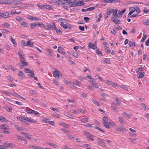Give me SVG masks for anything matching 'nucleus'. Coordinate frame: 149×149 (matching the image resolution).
Returning <instances> with one entry per match:
<instances>
[{"mask_svg":"<svg viewBox=\"0 0 149 149\" xmlns=\"http://www.w3.org/2000/svg\"><path fill=\"white\" fill-rule=\"evenodd\" d=\"M18 1H15L14 0H5L3 2V3L6 4H18L20 3H18Z\"/></svg>","mask_w":149,"mask_h":149,"instance_id":"39448f33","label":"nucleus"},{"mask_svg":"<svg viewBox=\"0 0 149 149\" xmlns=\"http://www.w3.org/2000/svg\"><path fill=\"white\" fill-rule=\"evenodd\" d=\"M63 4L68 5L70 6L77 7L80 6L84 5L83 2L81 1L78 2L74 0H62Z\"/></svg>","mask_w":149,"mask_h":149,"instance_id":"f257e3e1","label":"nucleus"},{"mask_svg":"<svg viewBox=\"0 0 149 149\" xmlns=\"http://www.w3.org/2000/svg\"><path fill=\"white\" fill-rule=\"evenodd\" d=\"M18 76L21 78L22 79L24 78L25 74L23 72L21 71H20L19 73L17 74Z\"/></svg>","mask_w":149,"mask_h":149,"instance_id":"4468645a","label":"nucleus"},{"mask_svg":"<svg viewBox=\"0 0 149 149\" xmlns=\"http://www.w3.org/2000/svg\"><path fill=\"white\" fill-rule=\"evenodd\" d=\"M33 110H32L30 109H26V112H27L28 113H32V111Z\"/></svg>","mask_w":149,"mask_h":149,"instance_id":"bf43d9fd","label":"nucleus"},{"mask_svg":"<svg viewBox=\"0 0 149 149\" xmlns=\"http://www.w3.org/2000/svg\"><path fill=\"white\" fill-rule=\"evenodd\" d=\"M113 16L115 17H118V15H117V10H115V11H114V9L113 10Z\"/></svg>","mask_w":149,"mask_h":149,"instance_id":"e433bc0d","label":"nucleus"},{"mask_svg":"<svg viewBox=\"0 0 149 149\" xmlns=\"http://www.w3.org/2000/svg\"><path fill=\"white\" fill-rule=\"evenodd\" d=\"M125 10L126 9H124L122 11H120L118 13V17L119 18H121L122 16V15L125 12Z\"/></svg>","mask_w":149,"mask_h":149,"instance_id":"f3484780","label":"nucleus"},{"mask_svg":"<svg viewBox=\"0 0 149 149\" xmlns=\"http://www.w3.org/2000/svg\"><path fill=\"white\" fill-rule=\"evenodd\" d=\"M113 21L116 24H117L119 23V22H120V21L119 19H114Z\"/></svg>","mask_w":149,"mask_h":149,"instance_id":"4d7b16f0","label":"nucleus"},{"mask_svg":"<svg viewBox=\"0 0 149 149\" xmlns=\"http://www.w3.org/2000/svg\"><path fill=\"white\" fill-rule=\"evenodd\" d=\"M16 19L19 22H21V21H24V19L22 18V17L19 16L17 17H16Z\"/></svg>","mask_w":149,"mask_h":149,"instance_id":"c9c22d12","label":"nucleus"},{"mask_svg":"<svg viewBox=\"0 0 149 149\" xmlns=\"http://www.w3.org/2000/svg\"><path fill=\"white\" fill-rule=\"evenodd\" d=\"M54 29L57 33H62V31L61 30H60V29H58L56 28V25H55L54 24Z\"/></svg>","mask_w":149,"mask_h":149,"instance_id":"f704fd0d","label":"nucleus"},{"mask_svg":"<svg viewBox=\"0 0 149 149\" xmlns=\"http://www.w3.org/2000/svg\"><path fill=\"white\" fill-rule=\"evenodd\" d=\"M3 25L6 28H8L10 26V25L7 23H5L3 24Z\"/></svg>","mask_w":149,"mask_h":149,"instance_id":"3c124183","label":"nucleus"},{"mask_svg":"<svg viewBox=\"0 0 149 149\" xmlns=\"http://www.w3.org/2000/svg\"><path fill=\"white\" fill-rule=\"evenodd\" d=\"M89 46L90 48L93 49H95L97 48V46L94 44H93L90 42L89 43Z\"/></svg>","mask_w":149,"mask_h":149,"instance_id":"aec40b11","label":"nucleus"},{"mask_svg":"<svg viewBox=\"0 0 149 149\" xmlns=\"http://www.w3.org/2000/svg\"><path fill=\"white\" fill-rule=\"evenodd\" d=\"M84 134L87 136L88 139L92 141H94V136L89 132L85 131L84 132Z\"/></svg>","mask_w":149,"mask_h":149,"instance_id":"423d86ee","label":"nucleus"},{"mask_svg":"<svg viewBox=\"0 0 149 149\" xmlns=\"http://www.w3.org/2000/svg\"><path fill=\"white\" fill-rule=\"evenodd\" d=\"M129 11L132 14L136 11L137 13L139 14L141 12V10L139 7L136 6L134 7H131L129 8Z\"/></svg>","mask_w":149,"mask_h":149,"instance_id":"7ed1b4c3","label":"nucleus"},{"mask_svg":"<svg viewBox=\"0 0 149 149\" xmlns=\"http://www.w3.org/2000/svg\"><path fill=\"white\" fill-rule=\"evenodd\" d=\"M21 25L22 26H24L25 27H27L28 26V24L26 23V22H24L23 21V22H22L20 23Z\"/></svg>","mask_w":149,"mask_h":149,"instance_id":"2f4dec72","label":"nucleus"},{"mask_svg":"<svg viewBox=\"0 0 149 149\" xmlns=\"http://www.w3.org/2000/svg\"><path fill=\"white\" fill-rule=\"evenodd\" d=\"M4 108L8 112H11L12 111V108L10 106H6L4 107Z\"/></svg>","mask_w":149,"mask_h":149,"instance_id":"6ab92c4d","label":"nucleus"},{"mask_svg":"<svg viewBox=\"0 0 149 149\" xmlns=\"http://www.w3.org/2000/svg\"><path fill=\"white\" fill-rule=\"evenodd\" d=\"M21 44L22 47L27 46V43L23 40H21Z\"/></svg>","mask_w":149,"mask_h":149,"instance_id":"37998d69","label":"nucleus"},{"mask_svg":"<svg viewBox=\"0 0 149 149\" xmlns=\"http://www.w3.org/2000/svg\"><path fill=\"white\" fill-rule=\"evenodd\" d=\"M119 121L120 123L123 124H125V122L123 118L122 117H119Z\"/></svg>","mask_w":149,"mask_h":149,"instance_id":"412c9836","label":"nucleus"},{"mask_svg":"<svg viewBox=\"0 0 149 149\" xmlns=\"http://www.w3.org/2000/svg\"><path fill=\"white\" fill-rule=\"evenodd\" d=\"M143 24L146 25H149V21L145 19L143 20Z\"/></svg>","mask_w":149,"mask_h":149,"instance_id":"09e8293b","label":"nucleus"},{"mask_svg":"<svg viewBox=\"0 0 149 149\" xmlns=\"http://www.w3.org/2000/svg\"><path fill=\"white\" fill-rule=\"evenodd\" d=\"M53 75L54 77L57 78L58 79L60 78L61 76V72L60 71L57 70L55 71L53 73Z\"/></svg>","mask_w":149,"mask_h":149,"instance_id":"0eeeda50","label":"nucleus"},{"mask_svg":"<svg viewBox=\"0 0 149 149\" xmlns=\"http://www.w3.org/2000/svg\"><path fill=\"white\" fill-rule=\"evenodd\" d=\"M36 26V23H32L30 24V27L32 28H33Z\"/></svg>","mask_w":149,"mask_h":149,"instance_id":"e2e57ef3","label":"nucleus"},{"mask_svg":"<svg viewBox=\"0 0 149 149\" xmlns=\"http://www.w3.org/2000/svg\"><path fill=\"white\" fill-rule=\"evenodd\" d=\"M123 115L124 117H126L128 118H130L131 115L127 113L126 112H125L124 113Z\"/></svg>","mask_w":149,"mask_h":149,"instance_id":"7c9ffc66","label":"nucleus"},{"mask_svg":"<svg viewBox=\"0 0 149 149\" xmlns=\"http://www.w3.org/2000/svg\"><path fill=\"white\" fill-rule=\"evenodd\" d=\"M25 60H23L21 61L20 64L21 65V64L22 65L20 66V68L21 69H22L23 68L26 66L27 65L28 63L26 62H25L24 61Z\"/></svg>","mask_w":149,"mask_h":149,"instance_id":"f8f14e48","label":"nucleus"},{"mask_svg":"<svg viewBox=\"0 0 149 149\" xmlns=\"http://www.w3.org/2000/svg\"><path fill=\"white\" fill-rule=\"evenodd\" d=\"M48 145L50 146H51L53 147L54 148H56L57 146L56 145L52 143H49L48 144Z\"/></svg>","mask_w":149,"mask_h":149,"instance_id":"0e129e2a","label":"nucleus"},{"mask_svg":"<svg viewBox=\"0 0 149 149\" xmlns=\"http://www.w3.org/2000/svg\"><path fill=\"white\" fill-rule=\"evenodd\" d=\"M126 131L127 129L122 126V127H121L120 132L122 133H124L126 132Z\"/></svg>","mask_w":149,"mask_h":149,"instance_id":"ea45409f","label":"nucleus"},{"mask_svg":"<svg viewBox=\"0 0 149 149\" xmlns=\"http://www.w3.org/2000/svg\"><path fill=\"white\" fill-rule=\"evenodd\" d=\"M94 128L95 129H97L99 130L100 132H102L103 133L104 132V131L103 130L100 128L99 127H98V126H95Z\"/></svg>","mask_w":149,"mask_h":149,"instance_id":"a19ab883","label":"nucleus"},{"mask_svg":"<svg viewBox=\"0 0 149 149\" xmlns=\"http://www.w3.org/2000/svg\"><path fill=\"white\" fill-rule=\"evenodd\" d=\"M92 124H91L89 123H87L86 124L84 125L86 126L87 127H89L91 128H93V127L92 126Z\"/></svg>","mask_w":149,"mask_h":149,"instance_id":"864d4df0","label":"nucleus"},{"mask_svg":"<svg viewBox=\"0 0 149 149\" xmlns=\"http://www.w3.org/2000/svg\"><path fill=\"white\" fill-rule=\"evenodd\" d=\"M36 26H40L42 28H44L45 27V26L44 24L42 22H37L36 23Z\"/></svg>","mask_w":149,"mask_h":149,"instance_id":"5701e85b","label":"nucleus"},{"mask_svg":"<svg viewBox=\"0 0 149 149\" xmlns=\"http://www.w3.org/2000/svg\"><path fill=\"white\" fill-rule=\"evenodd\" d=\"M52 116L56 118H59L60 117L59 114L56 113H52Z\"/></svg>","mask_w":149,"mask_h":149,"instance_id":"b1692460","label":"nucleus"},{"mask_svg":"<svg viewBox=\"0 0 149 149\" xmlns=\"http://www.w3.org/2000/svg\"><path fill=\"white\" fill-rule=\"evenodd\" d=\"M4 145L6 147L10 148H13L16 147L15 144L12 143H9L8 142H6L4 144Z\"/></svg>","mask_w":149,"mask_h":149,"instance_id":"9d476101","label":"nucleus"},{"mask_svg":"<svg viewBox=\"0 0 149 149\" xmlns=\"http://www.w3.org/2000/svg\"><path fill=\"white\" fill-rule=\"evenodd\" d=\"M11 95H13L14 96L18 97V96H19V95L17 93L15 92H12L10 93V96Z\"/></svg>","mask_w":149,"mask_h":149,"instance_id":"72a5a7b5","label":"nucleus"},{"mask_svg":"<svg viewBox=\"0 0 149 149\" xmlns=\"http://www.w3.org/2000/svg\"><path fill=\"white\" fill-rule=\"evenodd\" d=\"M147 34H145V35H143V36L141 40V41L142 42H143L145 41V39L147 37Z\"/></svg>","mask_w":149,"mask_h":149,"instance_id":"c03bdc74","label":"nucleus"},{"mask_svg":"<svg viewBox=\"0 0 149 149\" xmlns=\"http://www.w3.org/2000/svg\"><path fill=\"white\" fill-rule=\"evenodd\" d=\"M17 118L19 119V120L21 121H22V123H23L27 125H28L29 124L27 122V121L35 123H36V121L34 119H31L28 117L21 116L19 117L18 118L17 117Z\"/></svg>","mask_w":149,"mask_h":149,"instance_id":"f03ea898","label":"nucleus"},{"mask_svg":"<svg viewBox=\"0 0 149 149\" xmlns=\"http://www.w3.org/2000/svg\"><path fill=\"white\" fill-rule=\"evenodd\" d=\"M108 118L107 117H103V124L106 123V122H108Z\"/></svg>","mask_w":149,"mask_h":149,"instance_id":"c85d7f7f","label":"nucleus"},{"mask_svg":"<svg viewBox=\"0 0 149 149\" xmlns=\"http://www.w3.org/2000/svg\"><path fill=\"white\" fill-rule=\"evenodd\" d=\"M88 118H84L81 119V121L82 123H85L88 122Z\"/></svg>","mask_w":149,"mask_h":149,"instance_id":"a878e982","label":"nucleus"},{"mask_svg":"<svg viewBox=\"0 0 149 149\" xmlns=\"http://www.w3.org/2000/svg\"><path fill=\"white\" fill-rule=\"evenodd\" d=\"M19 56L21 60V61L23 60H25L24 58V55L20 50H19L18 52Z\"/></svg>","mask_w":149,"mask_h":149,"instance_id":"6e6552de","label":"nucleus"},{"mask_svg":"<svg viewBox=\"0 0 149 149\" xmlns=\"http://www.w3.org/2000/svg\"><path fill=\"white\" fill-rule=\"evenodd\" d=\"M0 121L2 122H8V120L4 117L0 116Z\"/></svg>","mask_w":149,"mask_h":149,"instance_id":"bb28decb","label":"nucleus"},{"mask_svg":"<svg viewBox=\"0 0 149 149\" xmlns=\"http://www.w3.org/2000/svg\"><path fill=\"white\" fill-rule=\"evenodd\" d=\"M20 13V12H18L15 10H14L11 11V14H13L15 13L18 14Z\"/></svg>","mask_w":149,"mask_h":149,"instance_id":"052dcab7","label":"nucleus"},{"mask_svg":"<svg viewBox=\"0 0 149 149\" xmlns=\"http://www.w3.org/2000/svg\"><path fill=\"white\" fill-rule=\"evenodd\" d=\"M59 125H62L64 127L67 128H68L70 127L69 125L64 122L62 123H59Z\"/></svg>","mask_w":149,"mask_h":149,"instance_id":"a211bd4d","label":"nucleus"},{"mask_svg":"<svg viewBox=\"0 0 149 149\" xmlns=\"http://www.w3.org/2000/svg\"><path fill=\"white\" fill-rule=\"evenodd\" d=\"M32 111V113H33L36 115L39 114V113L38 112H37L36 111L33 110V111Z\"/></svg>","mask_w":149,"mask_h":149,"instance_id":"680f3d73","label":"nucleus"},{"mask_svg":"<svg viewBox=\"0 0 149 149\" xmlns=\"http://www.w3.org/2000/svg\"><path fill=\"white\" fill-rule=\"evenodd\" d=\"M29 93L30 94L34 95H36V93L35 92V91L33 90L30 91H29Z\"/></svg>","mask_w":149,"mask_h":149,"instance_id":"5fc2aeb1","label":"nucleus"},{"mask_svg":"<svg viewBox=\"0 0 149 149\" xmlns=\"http://www.w3.org/2000/svg\"><path fill=\"white\" fill-rule=\"evenodd\" d=\"M103 126L107 128H109V125H112L114 124V123L112 121L107 122L106 123H103Z\"/></svg>","mask_w":149,"mask_h":149,"instance_id":"9b49d317","label":"nucleus"},{"mask_svg":"<svg viewBox=\"0 0 149 149\" xmlns=\"http://www.w3.org/2000/svg\"><path fill=\"white\" fill-rule=\"evenodd\" d=\"M66 136L70 139H71L74 138V136L70 134L66 135Z\"/></svg>","mask_w":149,"mask_h":149,"instance_id":"a18cd8bd","label":"nucleus"},{"mask_svg":"<svg viewBox=\"0 0 149 149\" xmlns=\"http://www.w3.org/2000/svg\"><path fill=\"white\" fill-rule=\"evenodd\" d=\"M60 25L64 29H69L70 28V26H69L68 25L66 26L62 22H61Z\"/></svg>","mask_w":149,"mask_h":149,"instance_id":"4be33fe9","label":"nucleus"},{"mask_svg":"<svg viewBox=\"0 0 149 149\" xmlns=\"http://www.w3.org/2000/svg\"><path fill=\"white\" fill-rule=\"evenodd\" d=\"M63 48L62 47H59L57 49V51L59 52H61V53H63V52L62 51L63 50Z\"/></svg>","mask_w":149,"mask_h":149,"instance_id":"13d9d810","label":"nucleus"},{"mask_svg":"<svg viewBox=\"0 0 149 149\" xmlns=\"http://www.w3.org/2000/svg\"><path fill=\"white\" fill-rule=\"evenodd\" d=\"M29 75L30 77H33L34 76V74L33 71L31 70V72H29Z\"/></svg>","mask_w":149,"mask_h":149,"instance_id":"58836bf2","label":"nucleus"},{"mask_svg":"<svg viewBox=\"0 0 149 149\" xmlns=\"http://www.w3.org/2000/svg\"><path fill=\"white\" fill-rule=\"evenodd\" d=\"M1 129L3 130L4 133L6 134H10L11 132H9V126L7 125H1Z\"/></svg>","mask_w":149,"mask_h":149,"instance_id":"20e7f679","label":"nucleus"},{"mask_svg":"<svg viewBox=\"0 0 149 149\" xmlns=\"http://www.w3.org/2000/svg\"><path fill=\"white\" fill-rule=\"evenodd\" d=\"M9 16V13L7 12L5 13L0 15L1 17H3L4 18H7Z\"/></svg>","mask_w":149,"mask_h":149,"instance_id":"2eb2a0df","label":"nucleus"},{"mask_svg":"<svg viewBox=\"0 0 149 149\" xmlns=\"http://www.w3.org/2000/svg\"><path fill=\"white\" fill-rule=\"evenodd\" d=\"M38 6L41 9H44L45 8V5L38 4Z\"/></svg>","mask_w":149,"mask_h":149,"instance_id":"de8ad7c7","label":"nucleus"},{"mask_svg":"<svg viewBox=\"0 0 149 149\" xmlns=\"http://www.w3.org/2000/svg\"><path fill=\"white\" fill-rule=\"evenodd\" d=\"M95 8L94 7H91L86 9H83L82 10V11L83 12H84L87 11H90L94 9Z\"/></svg>","mask_w":149,"mask_h":149,"instance_id":"ddd939ff","label":"nucleus"},{"mask_svg":"<svg viewBox=\"0 0 149 149\" xmlns=\"http://www.w3.org/2000/svg\"><path fill=\"white\" fill-rule=\"evenodd\" d=\"M33 45V43L31 42L30 40L27 42V46L32 47Z\"/></svg>","mask_w":149,"mask_h":149,"instance_id":"c756f323","label":"nucleus"},{"mask_svg":"<svg viewBox=\"0 0 149 149\" xmlns=\"http://www.w3.org/2000/svg\"><path fill=\"white\" fill-rule=\"evenodd\" d=\"M82 111V109L81 108H79L78 109L76 110V113H78L81 112Z\"/></svg>","mask_w":149,"mask_h":149,"instance_id":"69168bd1","label":"nucleus"},{"mask_svg":"<svg viewBox=\"0 0 149 149\" xmlns=\"http://www.w3.org/2000/svg\"><path fill=\"white\" fill-rule=\"evenodd\" d=\"M25 136L28 139L30 140L31 139V135L28 133H26V135Z\"/></svg>","mask_w":149,"mask_h":149,"instance_id":"49530a36","label":"nucleus"},{"mask_svg":"<svg viewBox=\"0 0 149 149\" xmlns=\"http://www.w3.org/2000/svg\"><path fill=\"white\" fill-rule=\"evenodd\" d=\"M149 11V10L146 7H145L143 10L142 12L144 13H147Z\"/></svg>","mask_w":149,"mask_h":149,"instance_id":"79ce46f5","label":"nucleus"},{"mask_svg":"<svg viewBox=\"0 0 149 149\" xmlns=\"http://www.w3.org/2000/svg\"><path fill=\"white\" fill-rule=\"evenodd\" d=\"M111 109L113 110L114 111H118V109L116 108V107L115 106H111Z\"/></svg>","mask_w":149,"mask_h":149,"instance_id":"603ef678","label":"nucleus"},{"mask_svg":"<svg viewBox=\"0 0 149 149\" xmlns=\"http://www.w3.org/2000/svg\"><path fill=\"white\" fill-rule=\"evenodd\" d=\"M64 82L67 85H71V82H69L66 80H64Z\"/></svg>","mask_w":149,"mask_h":149,"instance_id":"6e6d98bb","label":"nucleus"},{"mask_svg":"<svg viewBox=\"0 0 149 149\" xmlns=\"http://www.w3.org/2000/svg\"><path fill=\"white\" fill-rule=\"evenodd\" d=\"M15 128L17 129L18 131H22L24 130V128L22 127H20L19 126L17 125H16L15 126Z\"/></svg>","mask_w":149,"mask_h":149,"instance_id":"393cba45","label":"nucleus"},{"mask_svg":"<svg viewBox=\"0 0 149 149\" xmlns=\"http://www.w3.org/2000/svg\"><path fill=\"white\" fill-rule=\"evenodd\" d=\"M74 84L77 85L79 86L81 85V84L77 80H76L74 82H71V85H72Z\"/></svg>","mask_w":149,"mask_h":149,"instance_id":"cd10ccee","label":"nucleus"},{"mask_svg":"<svg viewBox=\"0 0 149 149\" xmlns=\"http://www.w3.org/2000/svg\"><path fill=\"white\" fill-rule=\"evenodd\" d=\"M97 139L98 140L97 143V145L101 146H104V143L103 140L99 137H97Z\"/></svg>","mask_w":149,"mask_h":149,"instance_id":"1a4fd4ad","label":"nucleus"},{"mask_svg":"<svg viewBox=\"0 0 149 149\" xmlns=\"http://www.w3.org/2000/svg\"><path fill=\"white\" fill-rule=\"evenodd\" d=\"M141 106L146 110L149 109L148 107L144 103H141Z\"/></svg>","mask_w":149,"mask_h":149,"instance_id":"473e14b6","label":"nucleus"},{"mask_svg":"<svg viewBox=\"0 0 149 149\" xmlns=\"http://www.w3.org/2000/svg\"><path fill=\"white\" fill-rule=\"evenodd\" d=\"M144 72H139L137 74V76L139 78H142L144 76Z\"/></svg>","mask_w":149,"mask_h":149,"instance_id":"dca6fc26","label":"nucleus"},{"mask_svg":"<svg viewBox=\"0 0 149 149\" xmlns=\"http://www.w3.org/2000/svg\"><path fill=\"white\" fill-rule=\"evenodd\" d=\"M47 27L49 29L50 28L52 29V28H54V25L52 26L50 24H47Z\"/></svg>","mask_w":149,"mask_h":149,"instance_id":"8fccbe9b","label":"nucleus"},{"mask_svg":"<svg viewBox=\"0 0 149 149\" xmlns=\"http://www.w3.org/2000/svg\"><path fill=\"white\" fill-rule=\"evenodd\" d=\"M17 137H18V139L19 140H21L24 141H26V139H24V137L21 136H17Z\"/></svg>","mask_w":149,"mask_h":149,"instance_id":"4c0bfd02","label":"nucleus"},{"mask_svg":"<svg viewBox=\"0 0 149 149\" xmlns=\"http://www.w3.org/2000/svg\"><path fill=\"white\" fill-rule=\"evenodd\" d=\"M0 149H7L6 146L4 145H0Z\"/></svg>","mask_w":149,"mask_h":149,"instance_id":"338daca9","label":"nucleus"},{"mask_svg":"<svg viewBox=\"0 0 149 149\" xmlns=\"http://www.w3.org/2000/svg\"><path fill=\"white\" fill-rule=\"evenodd\" d=\"M146 46H149V38H148L147 40L146 41Z\"/></svg>","mask_w":149,"mask_h":149,"instance_id":"774afa93","label":"nucleus"}]
</instances>
